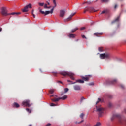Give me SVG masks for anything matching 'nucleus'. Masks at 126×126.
<instances>
[{
    "label": "nucleus",
    "mask_w": 126,
    "mask_h": 126,
    "mask_svg": "<svg viewBox=\"0 0 126 126\" xmlns=\"http://www.w3.org/2000/svg\"><path fill=\"white\" fill-rule=\"evenodd\" d=\"M112 104L111 102H109V103H108V107H109V108H111V107H112Z\"/></svg>",
    "instance_id": "35"
},
{
    "label": "nucleus",
    "mask_w": 126,
    "mask_h": 126,
    "mask_svg": "<svg viewBox=\"0 0 126 126\" xmlns=\"http://www.w3.org/2000/svg\"><path fill=\"white\" fill-rule=\"evenodd\" d=\"M59 74L64 76H68L70 77V79H72V80H74L75 79L74 77L75 74L74 73H73L72 72L63 71L60 72Z\"/></svg>",
    "instance_id": "3"
},
{
    "label": "nucleus",
    "mask_w": 126,
    "mask_h": 126,
    "mask_svg": "<svg viewBox=\"0 0 126 126\" xmlns=\"http://www.w3.org/2000/svg\"><path fill=\"white\" fill-rule=\"evenodd\" d=\"M87 11H89L88 7H86L84 9V13H85Z\"/></svg>",
    "instance_id": "31"
},
{
    "label": "nucleus",
    "mask_w": 126,
    "mask_h": 126,
    "mask_svg": "<svg viewBox=\"0 0 126 126\" xmlns=\"http://www.w3.org/2000/svg\"><path fill=\"white\" fill-rule=\"evenodd\" d=\"M105 109L101 106H96V111L98 112L99 117H102L104 113Z\"/></svg>",
    "instance_id": "5"
},
{
    "label": "nucleus",
    "mask_w": 126,
    "mask_h": 126,
    "mask_svg": "<svg viewBox=\"0 0 126 126\" xmlns=\"http://www.w3.org/2000/svg\"><path fill=\"white\" fill-rule=\"evenodd\" d=\"M58 82H59V83H61V84H63V82H61V81H59Z\"/></svg>",
    "instance_id": "49"
},
{
    "label": "nucleus",
    "mask_w": 126,
    "mask_h": 126,
    "mask_svg": "<svg viewBox=\"0 0 126 126\" xmlns=\"http://www.w3.org/2000/svg\"><path fill=\"white\" fill-rule=\"evenodd\" d=\"M47 4H45V5H44V8H45V9H47V8H48V6H47Z\"/></svg>",
    "instance_id": "36"
},
{
    "label": "nucleus",
    "mask_w": 126,
    "mask_h": 126,
    "mask_svg": "<svg viewBox=\"0 0 126 126\" xmlns=\"http://www.w3.org/2000/svg\"><path fill=\"white\" fill-rule=\"evenodd\" d=\"M85 116V114L84 113H81V114L80 115L79 117L80 118H81L82 119V121L80 122H75V124H81V123H83V122H84V117Z\"/></svg>",
    "instance_id": "11"
},
{
    "label": "nucleus",
    "mask_w": 126,
    "mask_h": 126,
    "mask_svg": "<svg viewBox=\"0 0 126 126\" xmlns=\"http://www.w3.org/2000/svg\"><path fill=\"white\" fill-rule=\"evenodd\" d=\"M76 83H84V81L81 79H78L76 80Z\"/></svg>",
    "instance_id": "19"
},
{
    "label": "nucleus",
    "mask_w": 126,
    "mask_h": 126,
    "mask_svg": "<svg viewBox=\"0 0 126 126\" xmlns=\"http://www.w3.org/2000/svg\"><path fill=\"white\" fill-rule=\"evenodd\" d=\"M76 14V13H72L69 17L68 18L64 20V21H69L70 20H71L72 17Z\"/></svg>",
    "instance_id": "12"
},
{
    "label": "nucleus",
    "mask_w": 126,
    "mask_h": 126,
    "mask_svg": "<svg viewBox=\"0 0 126 126\" xmlns=\"http://www.w3.org/2000/svg\"><path fill=\"white\" fill-rule=\"evenodd\" d=\"M54 106H56V104H55L54 103H51L50 104V106L51 107H54Z\"/></svg>",
    "instance_id": "38"
},
{
    "label": "nucleus",
    "mask_w": 126,
    "mask_h": 126,
    "mask_svg": "<svg viewBox=\"0 0 126 126\" xmlns=\"http://www.w3.org/2000/svg\"><path fill=\"white\" fill-rule=\"evenodd\" d=\"M1 14L4 16H8V15H18V14H20L21 13L20 12H18V13H16V12H13L11 13H8V10L7 9L6 7H4L1 8Z\"/></svg>",
    "instance_id": "2"
},
{
    "label": "nucleus",
    "mask_w": 126,
    "mask_h": 126,
    "mask_svg": "<svg viewBox=\"0 0 126 126\" xmlns=\"http://www.w3.org/2000/svg\"><path fill=\"white\" fill-rule=\"evenodd\" d=\"M77 30H78V28H76L75 29L72 30L71 31V33H73L74 32L76 31H77Z\"/></svg>",
    "instance_id": "26"
},
{
    "label": "nucleus",
    "mask_w": 126,
    "mask_h": 126,
    "mask_svg": "<svg viewBox=\"0 0 126 126\" xmlns=\"http://www.w3.org/2000/svg\"><path fill=\"white\" fill-rule=\"evenodd\" d=\"M98 0H96V1H97Z\"/></svg>",
    "instance_id": "57"
},
{
    "label": "nucleus",
    "mask_w": 126,
    "mask_h": 126,
    "mask_svg": "<svg viewBox=\"0 0 126 126\" xmlns=\"http://www.w3.org/2000/svg\"><path fill=\"white\" fill-rule=\"evenodd\" d=\"M101 124L100 122H97L95 125L94 126H101Z\"/></svg>",
    "instance_id": "30"
},
{
    "label": "nucleus",
    "mask_w": 126,
    "mask_h": 126,
    "mask_svg": "<svg viewBox=\"0 0 126 126\" xmlns=\"http://www.w3.org/2000/svg\"><path fill=\"white\" fill-rule=\"evenodd\" d=\"M81 36H82V38L87 39L85 35H82Z\"/></svg>",
    "instance_id": "37"
},
{
    "label": "nucleus",
    "mask_w": 126,
    "mask_h": 126,
    "mask_svg": "<svg viewBox=\"0 0 126 126\" xmlns=\"http://www.w3.org/2000/svg\"><path fill=\"white\" fill-rule=\"evenodd\" d=\"M49 0V1L50 0Z\"/></svg>",
    "instance_id": "59"
},
{
    "label": "nucleus",
    "mask_w": 126,
    "mask_h": 126,
    "mask_svg": "<svg viewBox=\"0 0 126 126\" xmlns=\"http://www.w3.org/2000/svg\"><path fill=\"white\" fill-rule=\"evenodd\" d=\"M44 5V3H38V5L40 6H43Z\"/></svg>",
    "instance_id": "32"
},
{
    "label": "nucleus",
    "mask_w": 126,
    "mask_h": 126,
    "mask_svg": "<svg viewBox=\"0 0 126 126\" xmlns=\"http://www.w3.org/2000/svg\"><path fill=\"white\" fill-rule=\"evenodd\" d=\"M22 106H24V107H31L32 106V104H31L30 100L29 99H27L25 100H24L22 103Z\"/></svg>",
    "instance_id": "6"
},
{
    "label": "nucleus",
    "mask_w": 126,
    "mask_h": 126,
    "mask_svg": "<svg viewBox=\"0 0 126 126\" xmlns=\"http://www.w3.org/2000/svg\"><path fill=\"white\" fill-rule=\"evenodd\" d=\"M85 98H84V97H82L80 99V103H83L84 100H85Z\"/></svg>",
    "instance_id": "27"
},
{
    "label": "nucleus",
    "mask_w": 126,
    "mask_h": 126,
    "mask_svg": "<svg viewBox=\"0 0 126 126\" xmlns=\"http://www.w3.org/2000/svg\"><path fill=\"white\" fill-rule=\"evenodd\" d=\"M68 36H69V38H73L75 37L76 35L75 34H69Z\"/></svg>",
    "instance_id": "21"
},
{
    "label": "nucleus",
    "mask_w": 126,
    "mask_h": 126,
    "mask_svg": "<svg viewBox=\"0 0 126 126\" xmlns=\"http://www.w3.org/2000/svg\"><path fill=\"white\" fill-rule=\"evenodd\" d=\"M92 3V2L91 1H86L85 2H84L83 4H87L88 5H90Z\"/></svg>",
    "instance_id": "23"
},
{
    "label": "nucleus",
    "mask_w": 126,
    "mask_h": 126,
    "mask_svg": "<svg viewBox=\"0 0 126 126\" xmlns=\"http://www.w3.org/2000/svg\"><path fill=\"white\" fill-rule=\"evenodd\" d=\"M67 98V95H64L63 96H62V97H60V100H66V99Z\"/></svg>",
    "instance_id": "20"
},
{
    "label": "nucleus",
    "mask_w": 126,
    "mask_h": 126,
    "mask_svg": "<svg viewBox=\"0 0 126 126\" xmlns=\"http://www.w3.org/2000/svg\"><path fill=\"white\" fill-rule=\"evenodd\" d=\"M50 97H54V95H50Z\"/></svg>",
    "instance_id": "54"
},
{
    "label": "nucleus",
    "mask_w": 126,
    "mask_h": 126,
    "mask_svg": "<svg viewBox=\"0 0 126 126\" xmlns=\"http://www.w3.org/2000/svg\"><path fill=\"white\" fill-rule=\"evenodd\" d=\"M61 100L60 98H56L55 99H51V101L52 102H59Z\"/></svg>",
    "instance_id": "18"
},
{
    "label": "nucleus",
    "mask_w": 126,
    "mask_h": 126,
    "mask_svg": "<svg viewBox=\"0 0 126 126\" xmlns=\"http://www.w3.org/2000/svg\"><path fill=\"white\" fill-rule=\"evenodd\" d=\"M88 11L89 12H96L95 9L93 7H87Z\"/></svg>",
    "instance_id": "16"
},
{
    "label": "nucleus",
    "mask_w": 126,
    "mask_h": 126,
    "mask_svg": "<svg viewBox=\"0 0 126 126\" xmlns=\"http://www.w3.org/2000/svg\"><path fill=\"white\" fill-rule=\"evenodd\" d=\"M105 13H106L105 11H103L101 12V14H104Z\"/></svg>",
    "instance_id": "45"
},
{
    "label": "nucleus",
    "mask_w": 126,
    "mask_h": 126,
    "mask_svg": "<svg viewBox=\"0 0 126 126\" xmlns=\"http://www.w3.org/2000/svg\"><path fill=\"white\" fill-rule=\"evenodd\" d=\"M109 98H112V97L111 96H109Z\"/></svg>",
    "instance_id": "56"
},
{
    "label": "nucleus",
    "mask_w": 126,
    "mask_h": 126,
    "mask_svg": "<svg viewBox=\"0 0 126 126\" xmlns=\"http://www.w3.org/2000/svg\"><path fill=\"white\" fill-rule=\"evenodd\" d=\"M89 85H94V83H91L90 84H89Z\"/></svg>",
    "instance_id": "44"
},
{
    "label": "nucleus",
    "mask_w": 126,
    "mask_h": 126,
    "mask_svg": "<svg viewBox=\"0 0 126 126\" xmlns=\"http://www.w3.org/2000/svg\"><path fill=\"white\" fill-rule=\"evenodd\" d=\"M103 33H94V35H95L96 36L99 37V35H102Z\"/></svg>",
    "instance_id": "22"
},
{
    "label": "nucleus",
    "mask_w": 126,
    "mask_h": 126,
    "mask_svg": "<svg viewBox=\"0 0 126 126\" xmlns=\"http://www.w3.org/2000/svg\"><path fill=\"white\" fill-rule=\"evenodd\" d=\"M118 6L117 4H115V6H114V9H117V7H118Z\"/></svg>",
    "instance_id": "39"
},
{
    "label": "nucleus",
    "mask_w": 126,
    "mask_h": 126,
    "mask_svg": "<svg viewBox=\"0 0 126 126\" xmlns=\"http://www.w3.org/2000/svg\"><path fill=\"white\" fill-rule=\"evenodd\" d=\"M67 81L68 82H71V81H70V80H67Z\"/></svg>",
    "instance_id": "48"
},
{
    "label": "nucleus",
    "mask_w": 126,
    "mask_h": 126,
    "mask_svg": "<svg viewBox=\"0 0 126 126\" xmlns=\"http://www.w3.org/2000/svg\"><path fill=\"white\" fill-rule=\"evenodd\" d=\"M120 86H121V87L122 88H123V89H124V88H125L124 86L123 85H121Z\"/></svg>",
    "instance_id": "42"
},
{
    "label": "nucleus",
    "mask_w": 126,
    "mask_h": 126,
    "mask_svg": "<svg viewBox=\"0 0 126 126\" xmlns=\"http://www.w3.org/2000/svg\"><path fill=\"white\" fill-rule=\"evenodd\" d=\"M71 84H74L75 83H76V81L75 82H73L72 81H71Z\"/></svg>",
    "instance_id": "41"
},
{
    "label": "nucleus",
    "mask_w": 126,
    "mask_h": 126,
    "mask_svg": "<svg viewBox=\"0 0 126 126\" xmlns=\"http://www.w3.org/2000/svg\"><path fill=\"white\" fill-rule=\"evenodd\" d=\"M117 82V80L116 79H114L113 80H112V81H108L106 82V84L107 85H111V84H115Z\"/></svg>",
    "instance_id": "9"
},
{
    "label": "nucleus",
    "mask_w": 126,
    "mask_h": 126,
    "mask_svg": "<svg viewBox=\"0 0 126 126\" xmlns=\"http://www.w3.org/2000/svg\"><path fill=\"white\" fill-rule=\"evenodd\" d=\"M51 8V6H49V7H47V9H50Z\"/></svg>",
    "instance_id": "51"
},
{
    "label": "nucleus",
    "mask_w": 126,
    "mask_h": 126,
    "mask_svg": "<svg viewBox=\"0 0 126 126\" xmlns=\"http://www.w3.org/2000/svg\"><path fill=\"white\" fill-rule=\"evenodd\" d=\"M13 107H14L15 108H19L20 105L18 104L17 102H14L13 104Z\"/></svg>",
    "instance_id": "17"
},
{
    "label": "nucleus",
    "mask_w": 126,
    "mask_h": 126,
    "mask_svg": "<svg viewBox=\"0 0 126 126\" xmlns=\"http://www.w3.org/2000/svg\"><path fill=\"white\" fill-rule=\"evenodd\" d=\"M110 57V55L109 54H101L100 55V57L102 59H104L105 58H108Z\"/></svg>",
    "instance_id": "8"
},
{
    "label": "nucleus",
    "mask_w": 126,
    "mask_h": 126,
    "mask_svg": "<svg viewBox=\"0 0 126 126\" xmlns=\"http://www.w3.org/2000/svg\"><path fill=\"white\" fill-rule=\"evenodd\" d=\"M92 77V75H89L88 76H86L85 77H82V79L83 81H88L89 80V79L90 77Z\"/></svg>",
    "instance_id": "10"
},
{
    "label": "nucleus",
    "mask_w": 126,
    "mask_h": 126,
    "mask_svg": "<svg viewBox=\"0 0 126 126\" xmlns=\"http://www.w3.org/2000/svg\"><path fill=\"white\" fill-rule=\"evenodd\" d=\"M32 15L33 18H35V14H32Z\"/></svg>",
    "instance_id": "46"
},
{
    "label": "nucleus",
    "mask_w": 126,
    "mask_h": 126,
    "mask_svg": "<svg viewBox=\"0 0 126 126\" xmlns=\"http://www.w3.org/2000/svg\"><path fill=\"white\" fill-rule=\"evenodd\" d=\"M29 126H32V124H30Z\"/></svg>",
    "instance_id": "55"
},
{
    "label": "nucleus",
    "mask_w": 126,
    "mask_h": 126,
    "mask_svg": "<svg viewBox=\"0 0 126 126\" xmlns=\"http://www.w3.org/2000/svg\"><path fill=\"white\" fill-rule=\"evenodd\" d=\"M121 0V1H122V0Z\"/></svg>",
    "instance_id": "58"
},
{
    "label": "nucleus",
    "mask_w": 126,
    "mask_h": 126,
    "mask_svg": "<svg viewBox=\"0 0 126 126\" xmlns=\"http://www.w3.org/2000/svg\"><path fill=\"white\" fill-rule=\"evenodd\" d=\"M1 31H2V28H0V32H1Z\"/></svg>",
    "instance_id": "53"
},
{
    "label": "nucleus",
    "mask_w": 126,
    "mask_h": 126,
    "mask_svg": "<svg viewBox=\"0 0 126 126\" xmlns=\"http://www.w3.org/2000/svg\"><path fill=\"white\" fill-rule=\"evenodd\" d=\"M53 0V3L54 6L52 8V9H51V11H46L45 12H44L42 10V9H39V12H40L42 14H44L45 15H47L48 14H49L50 13L52 14L53 13L55 8L57 6L56 0Z\"/></svg>",
    "instance_id": "4"
},
{
    "label": "nucleus",
    "mask_w": 126,
    "mask_h": 126,
    "mask_svg": "<svg viewBox=\"0 0 126 126\" xmlns=\"http://www.w3.org/2000/svg\"><path fill=\"white\" fill-rule=\"evenodd\" d=\"M110 0H101L102 2L108 3Z\"/></svg>",
    "instance_id": "28"
},
{
    "label": "nucleus",
    "mask_w": 126,
    "mask_h": 126,
    "mask_svg": "<svg viewBox=\"0 0 126 126\" xmlns=\"http://www.w3.org/2000/svg\"><path fill=\"white\" fill-rule=\"evenodd\" d=\"M114 118H118V122L121 125H126V119L124 117H122L120 114H114L111 118V120L113 121Z\"/></svg>",
    "instance_id": "1"
},
{
    "label": "nucleus",
    "mask_w": 126,
    "mask_h": 126,
    "mask_svg": "<svg viewBox=\"0 0 126 126\" xmlns=\"http://www.w3.org/2000/svg\"><path fill=\"white\" fill-rule=\"evenodd\" d=\"M54 91H55L53 89L50 90L49 91V93H50V94H53V93H54Z\"/></svg>",
    "instance_id": "29"
},
{
    "label": "nucleus",
    "mask_w": 126,
    "mask_h": 126,
    "mask_svg": "<svg viewBox=\"0 0 126 126\" xmlns=\"http://www.w3.org/2000/svg\"><path fill=\"white\" fill-rule=\"evenodd\" d=\"M65 11L64 10H61L60 11V17H63L65 15Z\"/></svg>",
    "instance_id": "13"
},
{
    "label": "nucleus",
    "mask_w": 126,
    "mask_h": 126,
    "mask_svg": "<svg viewBox=\"0 0 126 126\" xmlns=\"http://www.w3.org/2000/svg\"><path fill=\"white\" fill-rule=\"evenodd\" d=\"M73 88H74V90L75 91H79L81 90V87L78 85H74Z\"/></svg>",
    "instance_id": "14"
},
{
    "label": "nucleus",
    "mask_w": 126,
    "mask_h": 126,
    "mask_svg": "<svg viewBox=\"0 0 126 126\" xmlns=\"http://www.w3.org/2000/svg\"><path fill=\"white\" fill-rule=\"evenodd\" d=\"M28 8H32V5L31 4H29L27 5H26L25 7H24V9H22V12H27L28 11Z\"/></svg>",
    "instance_id": "7"
},
{
    "label": "nucleus",
    "mask_w": 126,
    "mask_h": 126,
    "mask_svg": "<svg viewBox=\"0 0 126 126\" xmlns=\"http://www.w3.org/2000/svg\"><path fill=\"white\" fill-rule=\"evenodd\" d=\"M99 51L100 52H102L103 51V48L102 47H99L98 49Z\"/></svg>",
    "instance_id": "34"
},
{
    "label": "nucleus",
    "mask_w": 126,
    "mask_h": 126,
    "mask_svg": "<svg viewBox=\"0 0 126 126\" xmlns=\"http://www.w3.org/2000/svg\"><path fill=\"white\" fill-rule=\"evenodd\" d=\"M124 113H125L126 114V109H125L124 110Z\"/></svg>",
    "instance_id": "47"
},
{
    "label": "nucleus",
    "mask_w": 126,
    "mask_h": 126,
    "mask_svg": "<svg viewBox=\"0 0 126 126\" xmlns=\"http://www.w3.org/2000/svg\"><path fill=\"white\" fill-rule=\"evenodd\" d=\"M68 91H69V89L68 88H65L64 89V93H67V92H68Z\"/></svg>",
    "instance_id": "33"
},
{
    "label": "nucleus",
    "mask_w": 126,
    "mask_h": 126,
    "mask_svg": "<svg viewBox=\"0 0 126 126\" xmlns=\"http://www.w3.org/2000/svg\"><path fill=\"white\" fill-rule=\"evenodd\" d=\"M120 16H118L114 20L112 21L111 24H113L116 22H119L120 20Z\"/></svg>",
    "instance_id": "15"
},
{
    "label": "nucleus",
    "mask_w": 126,
    "mask_h": 126,
    "mask_svg": "<svg viewBox=\"0 0 126 126\" xmlns=\"http://www.w3.org/2000/svg\"><path fill=\"white\" fill-rule=\"evenodd\" d=\"M91 126L90 124H87L86 125V126Z\"/></svg>",
    "instance_id": "43"
},
{
    "label": "nucleus",
    "mask_w": 126,
    "mask_h": 126,
    "mask_svg": "<svg viewBox=\"0 0 126 126\" xmlns=\"http://www.w3.org/2000/svg\"><path fill=\"white\" fill-rule=\"evenodd\" d=\"M85 29H86V28L85 27H83L80 28V30H85Z\"/></svg>",
    "instance_id": "40"
},
{
    "label": "nucleus",
    "mask_w": 126,
    "mask_h": 126,
    "mask_svg": "<svg viewBox=\"0 0 126 126\" xmlns=\"http://www.w3.org/2000/svg\"><path fill=\"white\" fill-rule=\"evenodd\" d=\"M33 12H34V10H32V14H33Z\"/></svg>",
    "instance_id": "52"
},
{
    "label": "nucleus",
    "mask_w": 126,
    "mask_h": 126,
    "mask_svg": "<svg viewBox=\"0 0 126 126\" xmlns=\"http://www.w3.org/2000/svg\"><path fill=\"white\" fill-rule=\"evenodd\" d=\"M47 5H50V3L49 2H47Z\"/></svg>",
    "instance_id": "50"
},
{
    "label": "nucleus",
    "mask_w": 126,
    "mask_h": 126,
    "mask_svg": "<svg viewBox=\"0 0 126 126\" xmlns=\"http://www.w3.org/2000/svg\"><path fill=\"white\" fill-rule=\"evenodd\" d=\"M26 111H27L28 113H29V114H30V113H32L31 109H30L29 108H26Z\"/></svg>",
    "instance_id": "25"
},
{
    "label": "nucleus",
    "mask_w": 126,
    "mask_h": 126,
    "mask_svg": "<svg viewBox=\"0 0 126 126\" xmlns=\"http://www.w3.org/2000/svg\"><path fill=\"white\" fill-rule=\"evenodd\" d=\"M98 101L96 102V104L97 105L98 103H99L100 102H103V100H102L100 98H98Z\"/></svg>",
    "instance_id": "24"
}]
</instances>
